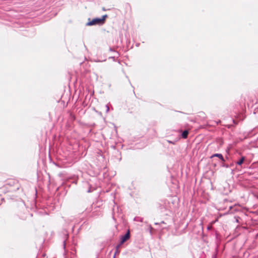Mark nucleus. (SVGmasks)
Wrapping results in <instances>:
<instances>
[{
  "label": "nucleus",
  "instance_id": "5",
  "mask_svg": "<svg viewBox=\"0 0 258 258\" xmlns=\"http://www.w3.org/2000/svg\"><path fill=\"white\" fill-rule=\"evenodd\" d=\"M188 135V131L187 130H185L183 132L182 134V138L183 139H186L187 138Z\"/></svg>",
  "mask_w": 258,
  "mask_h": 258
},
{
  "label": "nucleus",
  "instance_id": "6",
  "mask_svg": "<svg viewBox=\"0 0 258 258\" xmlns=\"http://www.w3.org/2000/svg\"><path fill=\"white\" fill-rule=\"evenodd\" d=\"M244 160L245 158L244 157H242L237 162V164L239 165H241L243 163Z\"/></svg>",
  "mask_w": 258,
  "mask_h": 258
},
{
  "label": "nucleus",
  "instance_id": "4",
  "mask_svg": "<svg viewBox=\"0 0 258 258\" xmlns=\"http://www.w3.org/2000/svg\"><path fill=\"white\" fill-rule=\"evenodd\" d=\"M218 157V158H219V159H220L222 161V162H223L225 161V160H224V158H223V157L222 155V154H218V153H217V154H215L211 156V158H213V157Z\"/></svg>",
  "mask_w": 258,
  "mask_h": 258
},
{
  "label": "nucleus",
  "instance_id": "2",
  "mask_svg": "<svg viewBox=\"0 0 258 258\" xmlns=\"http://www.w3.org/2000/svg\"><path fill=\"white\" fill-rule=\"evenodd\" d=\"M107 17V16L106 15H105L102 16L101 18H95L93 19L92 20L88 22L87 23V26H92L95 25H100L103 24L104 23L105 20L106 18Z\"/></svg>",
  "mask_w": 258,
  "mask_h": 258
},
{
  "label": "nucleus",
  "instance_id": "7",
  "mask_svg": "<svg viewBox=\"0 0 258 258\" xmlns=\"http://www.w3.org/2000/svg\"><path fill=\"white\" fill-rule=\"evenodd\" d=\"M106 107H107V111H108L109 110V107L107 106H106Z\"/></svg>",
  "mask_w": 258,
  "mask_h": 258
},
{
  "label": "nucleus",
  "instance_id": "1",
  "mask_svg": "<svg viewBox=\"0 0 258 258\" xmlns=\"http://www.w3.org/2000/svg\"><path fill=\"white\" fill-rule=\"evenodd\" d=\"M21 185L19 182L15 179L8 180L5 187L8 189V191H15L18 190Z\"/></svg>",
  "mask_w": 258,
  "mask_h": 258
},
{
  "label": "nucleus",
  "instance_id": "3",
  "mask_svg": "<svg viewBox=\"0 0 258 258\" xmlns=\"http://www.w3.org/2000/svg\"><path fill=\"white\" fill-rule=\"evenodd\" d=\"M130 237V231L128 230L127 233L123 236H122L121 237V240L120 242V244H122L123 243H124L125 241H126L128 239H129Z\"/></svg>",
  "mask_w": 258,
  "mask_h": 258
}]
</instances>
